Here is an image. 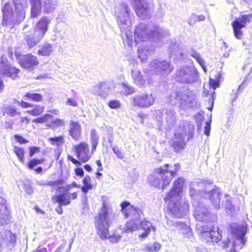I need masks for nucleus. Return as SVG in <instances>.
Instances as JSON below:
<instances>
[{"label":"nucleus","instance_id":"39","mask_svg":"<svg viewBox=\"0 0 252 252\" xmlns=\"http://www.w3.org/2000/svg\"><path fill=\"white\" fill-rule=\"evenodd\" d=\"M53 199L57 202L59 204L63 206H66L70 203V198L64 193L54 196Z\"/></svg>","mask_w":252,"mask_h":252},{"label":"nucleus","instance_id":"50","mask_svg":"<svg viewBox=\"0 0 252 252\" xmlns=\"http://www.w3.org/2000/svg\"><path fill=\"white\" fill-rule=\"evenodd\" d=\"M49 141L52 145L60 146L64 143V138L63 136L49 138Z\"/></svg>","mask_w":252,"mask_h":252},{"label":"nucleus","instance_id":"25","mask_svg":"<svg viewBox=\"0 0 252 252\" xmlns=\"http://www.w3.org/2000/svg\"><path fill=\"white\" fill-rule=\"evenodd\" d=\"M138 57L142 63L146 62L148 57L153 55L155 52V47L151 44H143L138 47Z\"/></svg>","mask_w":252,"mask_h":252},{"label":"nucleus","instance_id":"52","mask_svg":"<svg viewBox=\"0 0 252 252\" xmlns=\"http://www.w3.org/2000/svg\"><path fill=\"white\" fill-rule=\"evenodd\" d=\"M45 159L44 158H41L40 159L37 158H33L29 161L28 164V167L30 169L32 170L34 169V167L40 163H43Z\"/></svg>","mask_w":252,"mask_h":252},{"label":"nucleus","instance_id":"19","mask_svg":"<svg viewBox=\"0 0 252 252\" xmlns=\"http://www.w3.org/2000/svg\"><path fill=\"white\" fill-rule=\"evenodd\" d=\"M185 180L183 178H178L175 181L172 189L167 193L164 198V201H167L169 199L173 198L180 199L181 193L183 191Z\"/></svg>","mask_w":252,"mask_h":252},{"label":"nucleus","instance_id":"3","mask_svg":"<svg viewBox=\"0 0 252 252\" xmlns=\"http://www.w3.org/2000/svg\"><path fill=\"white\" fill-rule=\"evenodd\" d=\"M111 214V209L103 202L102 207L98 216L97 220L95 222L97 231L101 239L111 238V241L117 242L121 238V236L118 235L112 237L108 232Z\"/></svg>","mask_w":252,"mask_h":252},{"label":"nucleus","instance_id":"56","mask_svg":"<svg viewBox=\"0 0 252 252\" xmlns=\"http://www.w3.org/2000/svg\"><path fill=\"white\" fill-rule=\"evenodd\" d=\"M111 148L119 158L122 159L125 158V153L120 150L117 146H111Z\"/></svg>","mask_w":252,"mask_h":252},{"label":"nucleus","instance_id":"18","mask_svg":"<svg viewBox=\"0 0 252 252\" xmlns=\"http://www.w3.org/2000/svg\"><path fill=\"white\" fill-rule=\"evenodd\" d=\"M180 101V106L184 109L187 107H197L199 104L197 100V96L194 93L189 91H182Z\"/></svg>","mask_w":252,"mask_h":252},{"label":"nucleus","instance_id":"51","mask_svg":"<svg viewBox=\"0 0 252 252\" xmlns=\"http://www.w3.org/2000/svg\"><path fill=\"white\" fill-rule=\"evenodd\" d=\"M122 89L124 93L126 95L131 94L135 92L134 87L129 85L126 83H123Z\"/></svg>","mask_w":252,"mask_h":252},{"label":"nucleus","instance_id":"28","mask_svg":"<svg viewBox=\"0 0 252 252\" xmlns=\"http://www.w3.org/2000/svg\"><path fill=\"white\" fill-rule=\"evenodd\" d=\"M69 133L70 136L75 140L80 139L81 136V126L77 122L72 120L70 121Z\"/></svg>","mask_w":252,"mask_h":252},{"label":"nucleus","instance_id":"5","mask_svg":"<svg viewBox=\"0 0 252 252\" xmlns=\"http://www.w3.org/2000/svg\"><path fill=\"white\" fill-rule=\"evenodd\" d=\"M199 73L193 66H182L177 68L175 73V80L183 84H191L197 81Z\"/></svg>","mask_w":252,"mask_h":252},{"label":"nucleus","instance_id":"49","mask_svg":"<svg viewBox=\"0 0 252 252\" xmlns=\"http://www.w3.org/2000/svg\"><path fill=\"white\" fill-rule=\"evenodd\" d=\"M203 183H200L198 185V187H202L204 188L202 190L198 189L197 190L194 189H193L192 187L190 188V196L193 198L195 199V198L197 197V194L198 193L199 194L201 195H204V190H205V187H203V185L201 184Z\"/></svg>","mask_w":252,"mask_h":252},{"label":"nucleus","instance_id":"44","mask_svg":"<svg viewBox=\"0 0 252 252\" xmlns=\"http://www.w3.org/2000/svg\"><path fill=\"white\" fill-rule=\"evenodd\" d=\"M31 107L32 109L27 110L26 112L34 116L41 114L44 111V107L40 105L32 104Z\"/></svg>","mask_w":252,"mask_h":252},{"label":"nucleus","instance_id":"14","mask_svg":"<svg viewBox=\"0 0 252 252\" xmlns=\"http://www.w3.org/2000/svg\"><path fill=\"white\" fill-rule=\"evenodd\" d=\"M252 19V14L242 15L237 18L231 23L235 37L238 39H241L243 36L241 29L246 26V24L249 23Z\"/></svg>","mask_w":252,"mask_h":252},{"label":"nucleus","instance_id":"4","mask_svg":"<svg viewBox=\"0 0 252 252\" xmlns=\"http://www.w3.org/2000/svg\"><path fill=\"white\" fill-rule=\"evenodd\" d=\"M230 227L233 236V240L231 241L229 238H227V242L223 243L222 247L226 248L231 245L232 249L229 252H238L247 241L245 235L248 230V224L232 223L230 225Z\"/></svg>","mask_w":252,"mask_h":252},{"label":"nucleus","instance_id":"61","mask_svg":"<svg viewBox=\"0 0 252 252\" xmlns=\"http://www.w3.org/2000/svg\"><path fill=\"white\" fill-rule=\"evenodd\" d=\"M15 102L23 108L31 107H32V104H31L29 102L23 100L19 101L18 100H15Z\"/></svg>","mask_w":252,"mask_h":252},{"label":"nucleus","instance_id":"34","mask_svg":"<svg viewBox=\"0 0 252 252\" xmlns=\"http://www.w3.org/2000/svg\"><path fill=\"white\" fill-rule=\"evenodd\" d=\"M183 90L181 89L177 90L172 92L168 96V100L172 104H179Z\"/></svg>","mask_w":252,"mask_h":252},{"label":"nucleus","instance_id":"33","mask_svg":"<svg viewBox=\"0 0 252 252\" xmlns=\"http://www.w3.org/2000/svg\"><path fill=\"white\" fill-rule=\"evenodd\" d=\"M54 47L52 44L44 42L38 50L37 55L39 56L49 57L53 53Z\"/></svg>","mask_w":252,"mask_h":252},{"label":"nucleus","instance_id":"8","mask_svg":"<svg viewBox=\"0 0 252 252\" xmlns=\"http://www.w3.org/2000/svg\"><path fill=\"white\" fill-rule=\"evenodd\" d=\"M180 199H169L168 209L170 214L175 218H180L186 216L189 212V206L185 202H180Z\"/></svg>","mask_w":252,"mask_h":252},{"label":"nucleus","instance_id":"64","mask_svg":"<svg viewBox=\"0 0 252 252\" xmlns=\"http://www.w3.org/2000/svg\"><path fill=\"white\" fill-rule=\"evenodd\" d=\"M211 121L207 122L206 123V125L204 128V134L207 135L209 136L210 135V129H211Z\"/></svg>","mask_w":252,"mask_h":252},{"label":"nucleus","instance_id":"53","mask_svg":"<svg viewBox=\"0 0 252 252\" xmlns=\"http://www.w3.org/2000/svg\"><path fill=\"white\" fill-rule=\"evenodd\" d=\"M205 16L203 15H196L192 14L190 16V19L189 20L188 23L190 26H193L195 21H202L205 20Z\"/></svg>","mask_w":252,"mask_h":252},{"label":"nucleus","instance_id":"9","mask_svg":"<svg viewBox=\"0 0 252 252\" xmlns=\"http://www.w3.org/2000/svg\"><path fill=\"white\" fill-rule=\"evenodd\" d=\"M129 11L127 4L124 2H122L115 6V12L121 30H125L129 26Z\"/></svg>","mask_w":252,"mask_h":252},{"label":"nucleus","instance_id":"6","mask_svg":"<svg viewBox=\"0 0 252 252\" xmlns=\"http://www.w3.org/2000/svg\"><path fill=\"white\" fill-rule=\"evenodd\" d=\"M149 68L152 74L160 76H167L174 69L170 61L160 59H154L150 62Z\"/></svg>","mask_w":252,"mask_h":252},{"label":"nucleus","instance_id":"27","mask_svg":"<svg viewBox=\"0 0 252 252\" xmlns=\"http://www.w3.org/2000/svg\"><path fill=\"white\" fill-rule=\"evenodd\" d=\"M165 119L166 122V129L170 130L175 126L176 120V113L175 110L170 107L165 109Z\"/></svg>","mask_w":252,"mask_h":252},{"label":"nucleus","instance_id":"2","mask_svg":"<svg viewBox=\"0 0 252 252\" xmlns=\"http://www.w3.org/2000/svg\"><path fill=\"white\" fill-rule=\"evenodd\" d=\"M194 126L190 122H183L175 129L174 137L171 140V146L176 152H179L184 149L186 143L185 137L187 136L188 140L193 137Z\"/></svg>","mask_w":252,"mask_h":252},{"label":"nucleus","instance_id":"20","mask_svg":"<svg viewBox=\"0 0 252 252\" xmlns=\"http://www.w3.org/2000/svg\"><path fill=\"white\" fill-rule=\"evenodd\" d=\"M73 150L76 152L77 157L83 162L87 161L91 158L89 145L86 142H81L78 144L74 145Z\"/></svg>","mask_w":252,"mask_h":252},{"label":"nucleus","instance_id":"36","mask_svg":"<svg viewBox=\"0 0 252 252\" xmlns=\"http://www.w3.org/2000/svg\"><path fill=\"white\" fill-rule=\"evenodd\" d=\"M57 4V0H45L43 4L44 12L46 13L53 12L55 11Z\"/></svg>","mask_w":252,"mask_h":252},{"label":"nucleus","instance_id":"7","mask_svg":"<svg viewBox=\"0 0 252 252\" xmlns=\"http://www.w3.org/2000/svg\"><path fill=\"white\" fill-rule=\"evenodd\" d=\"M192 205L194 208L193 216L196 220L207 223H212L217 220V216L211 213L208 208L202 204L194 200Z\"/></svg>","mask_w":252,"mask_h":252},{"label":"nucleus","instance_id":"10","mask_svg":"<svg viewBox=\"0 0 252 252\" xmlns=\"http://www.w3.org/2000/svg\"><path fill=\"white\" fill-rule=\"evenodd\" d=\"M166 168H163L162 166L156 168L152 174L148 177V182L156 188H161L164 189L169 185L164 184V179L166 177V173L165 170Z\"/></svg>","mask_w":252,"mask_h":252},{"label":"nucleus","instance_id":"55","mask_svg":"<svg viewBox=\"0 0 252 252\" xmlns=\"http://www.w3.org/2000/svg\"><path fill=\"white\" fill-rule=\"evenodd\" d=\"M52 118V116L48 114H46L44 115H43L42 117L36 118L33 120H32L33 123H43L44 122H47V120L49 119H50Z\"/></svg>","mask_w":252,"mask_h":252},{"label":"nucleus","instance_id":"30","mask_svg":"<svg viewBox=\"0 0 252 252\" xmlns=\"http://www.w3.org/2000/svg\"><path fill=\"white\" fill-rule=\"evenodd\" d=\"M169 165L168 164H165L162 167L163 168H166L165 171L166 173V177L164 179V184L169 185L172 178L176 174L177 172L180 169V165L179 163H176L174 164V169H171V166H170V169H169Z\"/></svg>","mask_w":252,"mask_h":252},{"label":"nucleus","instance_id":"29","mask_svg":"<svg viewBox=\"0 0 252 252\" xmlns=\"http://www.w3.org/2000/svg\"><path fill=\"white\" fill-rule=\"evenodd\" d=\"M167 222L169 225H174L181 229V233L187 238H189L192 236L193 234L191 228L184 223L177 221L174 222L173 221L169 220V219H167Z\"/></svg>","mask_w":252,"mask_h":252},{"label":"nucleus","instance_id":"24","mask_svg":"<svg viewBox=\"0 0 252 252\" xmlns=\"http://www.w3.org/2000/svg\"><path fill=\"white\" fill-rule=\"evenodd\" d=\"M200 239L203 242L209 244L214 242L218 243L222 238L220 231L218 230L215 231L214 229L211 231H208L207 233L199 236Z\"/></svg>","mask_w":252,"mask_h":252},{"label":"nucleus","instance_id":"62","mask_svg":"<svg viewBox=\"0 0 252 252\" xmlns=\"http://www.w3.org/2000/svg\"><path fill=\"white\" fill-rule=\"evenodd\" d=\"M63 179H59L54 181H49L47 183L48 186L55 187L58 185H63Z\"/></svg>","mask_w":252,"mask_h":252},{"label":"nucleus","instance_id":"47","mask_svg":"<svg viewBox=\"0 0 252 252\" xmlns=\"http://www.w3.org/2000/svg\"><path fill=\"white\" fill-rule=\"evenodd\" d=\"M160 245L158 243L148 244L143 248V250L148 252H157L160 249Z\"/></svg>","mask_w":252,"mask_h":252},{"label":"nucleus","instance_id":"1","mask_svg":"<svg viewBox=\"0 0 252 252\" xmlns=\"http://www.w3.org/2000/svg\"><path fill=\"white\" fill-rule=\"evenodd\" d=\"M125 34L126 38H124V43H126L129 46L132 47L134 43L137 44L148 40L164 42V39H168L169 32L168 30L163 29L157 26L149 29L146 24L141 23L135 28L134 41L131 32L126 31Z\"/></svg>","mask_w":252,"mask_h":252},{"label":"nucleus","instance_id":"40","mask_svg":"<svg viewBox=\"0 0 252 252\" xmlns=\"http://www.w3.org/2000/svg\"><path fill=\"white\" fill-rule=\"evenodd\" d=\"M190 55L192 58L195 59L196 62L201 66L204 72H206L207 68L205 65V62L204 60L201 57L200 55L194 49L191 50Z\"/></svg>","mask_w":252,"mask_h":252},{"label":"nucleus","instance_id":"58","mask_svg":"<svg viewBox=\"0 0 252 252\" xmlns=\"http://www.w3.org/2000/svg\"><path fill=\"white\" fill-rule=\"evenodd\" d=\"M108 106L111 109H118L121 106L120 102L118 100H112L109 102Z\"/></svg>","mask_w":252,"mask_h":252},{"label":"nucleus","instance_id":"57","mask_svg":"<svg viewBox=\"0 0 252 252\" xmlns=\"http://www.w3.org/2000/svg\"><path fill=\"white\" fill-rule=\"evenodd\" d=\"M164 113L165 109L156 110L155 112V116L158 122H160L162 120V117Z\"/></svg>","mask_w":252,"mask_h":252},{"label":"nucleus","instance_id":"21","mask_svg":"<svg viewBox=\"0 0 252 252\" xmlns=\"http://www.w3.org/2000/svg\"><path fill=\"white\" fill-rule=\"evenodd\" d=\"M0 64V74L5 76L11 77L12 79L16 78L19 70L14 67L10 66L6 58L3 57L1 58Z\"/></svg>","mask_w":252,"mask_h":252},{"label":"nucleus","instance_id":"22","mask_svg":"<svg viewBox=\"0 0 252 252\" xmlns=\"http://www.w3.org/2000/svg\"><path fill=\"white\" fill-rule=\"evenodd\" d=\"M133 5L139 17L145 19L149 17L148 7L146 2L142 0H133Z\"/></svg>","mask_w":252,"mask_h":252},{"label":"nucleus","instance_id":"31","mask_svg":"<svg viewBox=\"0 0 252 252\" xmlns=\"http://www.w3.org/2000/svg\"><path fill=\"white\" fill-rule=\"evenodd\" d=\"M50 22V20L47 17H42L36 24L34 31L44 37Z\"/></svg>","mask_w":252,"mask_h":252},{"label":"nucleus","instance_id":"35","mask_svg":"<svg viewBox=\"0 0 252 252\" xmlns=\"http://www.w3.org/2000/svg\"><path fill=\"white\" fill-rule=\"evenodd\" d=\"M195 228L196 231L199 237L204 234L205 233H207L208 231H211L214 229L213 225L211 223H209L208 224L197 223L196 225Z\"/></svg>","mask_w":252,"mask_h":252},{"label":"nucleus","instance_id":"48","mask_svg":"<svg viewBox=\"0 0 252 252\" xmlns=\"http://www.w3.org/2000/svg\"><path fill=\"white\" fill-rule=\"evenodd\" d=\"M10 220V217L9 215V210H6V212H2L0 213V224L3 225L8 224Z\"/></svg>","mask_w":252,"mask_h":252},{"label":"nucleus","instance_id":"54","mask_svg":"<svg viewBox=\"0 0 252 252\" xmlns=\"http://www.w3.org/2000/svg\"><path fill=\"white\" fill-rule=\"evenodd\" d=\"M14 152L18 157L19 160L21 162H23L24 161V149L23 148L15 147L14 149Z\"/></svg>","mask_w":252,"mask_h":252},{"label":"nucleus","instance_id":"42","mask_svg":"<svg viewBox=\"0 0 252 252\" xmlns=\"http://www.w3.org/2000/svg\"><path fill=\"white\" fill-rule=\"evenodd\" d=\"M24 98L27 100H32L35 102L41 101L43 97L42 95L39 93L34 92H28L24 95Z\"/></svg>","mask_w":252,"mask_h":252},{"label":"nucleus","instance_id":"63","mask_svg":"<svg viewBox=\"0 0 252 252\" xmlns=\"http://www.w3.org/2000/svg\"><path fill=\"white\" fill-rule=\"evenodd\" d=\"M72 187H71L70 184L66 185L64 187H58L57 189V190L59 191L60 189H62L63 190V193L65 194L66 195H68L69 193V191H70Z\"/></svg>","mask_w":252,"mask_h":252},{"label":"nucleus","instance_id":"15","mask_svg":"<svg viewBox=\"0 0 252 252\" xmlns=\"http://www.w3.org/2000/svg\"><path fill=\"white\" fill-rule=\"evenodd\" d=\"M122 212L124 216L131 220L139 221L142 211L137 207L131 205L128 202H123L121 204Z\"/></svg>","mask_w":252,"mask_h":252},{"label":"nucleus","instance_id":"60","mask_svg":"<svg viewBox=\"0 0 252 252\" xmlns=\"http://www.w3.org/2000/svg\"><path fill=\"white\" fill-rule=\"evenodd\" d=\"M245 87V84H244V82L243 81L242 83L239 86V88H238L237 90V92L234 93V97L231 100V103L233 104L234 102H235L237 98L239 96V94L238 93V91H239L241 90H243Z\"/></svg>","mask_w":252,"mask_h":252},{"label":"nucleus","instance_id":"12","mask_svg":"<svg viewBox=\"0 0 252 252\" xmlns=\"http://www.w3.org/2000/svg\"><path fill=\"white\" fill-rule=\"evenodd\" d=\"M15 55L20 65L29 71L33 70L39 63L38 58L32 54L21 55L16 52Z\"/></svg>","mask_w":252,"mask_h":252},{"label":"nucleus","instance_id":"23","mask_svg":"<svg viewBox=\"0 0 252 252\" xmlns=\"http://www.w3.org/2000/svg\"><path fill=\"white\" fill-rule=\"evenodd\" d=\"M111 90V87L109 83L106 82H99L93 87L92 93L101 97H106Z\"/></svg>","mask_w":252,"mask_h":252},{"label":"nucleus","instance_id":"11","mask_svg":"<svg viewBox=\"0 0 252 252\" xmlns=\"http://www.w3.org/2000/svg\"><path fill=\"white\" fill-rule=\"evenodd\" d=\"M131 99L132 106L140 108H149L154 104L156 98L152 94L143 92L136 95Z\"/></svg>","mask_w":252,"mask_h":252},{"label":"nucleus","instance_id":"17","mask_svg":"<svg viewBox=\"0 0 252 252\" xmlns=\"http://www.w3.org/2000/svg\"><path fill=\"white\" fill-rule=\"evenodd\" d=\"M16 243V237L10 231L0 232V252L4 250L13 248Z\"/></svg>","mask_w":252,"mask_h":252},{"label":"nucleus","instance_id":"38","mask_svg":"<svg viewBox=\"0 0 252 252\" xmlns=\"http://www.w3.org/2000/svg\"><path fill=\"white\" fill-rule=\"evenodd\" d=\"M99 136L95 129H92L90 133V142L92 144L91 153H94L95 152L96 147L98 144Z\"/></svg>","mask_w":252,"mask_h":252},{"label":"nucleus","instance_id":"43","mask_svg":"<svg viewBox=\"0 0 252 252\" xmlns=\"http://www.w3.org/2000/svg\"><path fill=\"white\" fill-rule=\"evenodd\" d=\"M20 112L14 106L8 105L4 107L3 109V115H7L11 117H14L16 115L20 114Z\"/></svg>","mask_w":252,"mask_h":252},{"label":"nucleus","instance_id":"45","mask_svg":"<svg viewBox=\"0 0 252 252\" xmlns=\"http://www.w3.org/2000/svg\"><path fill=\"white\" fill-rule=\"evenodd\" d=\"M91 178L88 175L86 176L83 179V186L81 187V190L84 193H87L89 190L93 189V185L91 183Z\"/></svg>","mask_w":252,"mask_h":252},{"label":"nucleus","instance_id":"16","mask_svg":"<svg viewBox=\"0 0 252 252\" xmlns=\"http://www.w3.org/2000/svg\"><path fill=\"white\" fill-rule=\"evenodd\" d=\"M131 76L134 83L140 88H145L147 86L151 87L156 85V83L152 77L142 75L137 69L131 70Z\"/></svg>","mask_w":252,"mask_h":252},{"label":"nucleus","instance_id":"59","mask_svg":"<svg viewBox=\"0 0 252 252\" xmlns=\"http://www.w3.org/2000/svg\"><path fill=\"white\" fill-rule=\"evenodd\" d=\"M8 209L5 200L3 197L0 196V213L2 212H5L6 210Z\"/></svg>","mask_w":252,"mask_h":252},{"label":"nucleus","instance_id":"41","mask_svg":"<svg viewBox=\"0 0 252 252\" xmlns=\"http://www.w3.org/2000/svg\"><path fill=\"white\" fill-rule=\"evenodd\" d=\"M47 126L49 127L54 129L59 126H65V122L63 119L56 118L52 119L51 121L48 122L47 123Z\"/></svg>","mask_w":252,"mask_h":252},{"label":"nucleus","instance_id":"13","mask_svg":"<svg viewBox=\"0 0 252 252\" xmlns=\"http://www.w3.org/2000/svg\"><path fill=\"white\" fill-rule=\"evenodd\" d=\"M205 187L204 197H209L213 206L216 209H220V198L222 193L220 189L217 187L212 188L210 184L202 183Z\"/></svg>","mask_w":252,"mask_h":252},{"label":"nucleus","instance_id":"32","mask_svg":"<svg viewBox=\"0 0 252 252\" xmlns=\"http://www.w3.org/2000/svg\"><path fill=\"white\" fill-rule=\"evenodd\" d=\"M139 224L142 229L144 231V232L139 235V237L142 239L145 238L152 230L153 231L156 230V228L152 225V223L146 220L141 221Z\"/></svg>","mask_w":252,"mask_h":252},{"label":"nucleus","instance_id":"46","mask_svg":"<svg viewBox=\"0 0 252 252\" xmlns=\"http://www.w3.org/2000/svg\"><path fill=\"white\" fill-rule=\"evenodd\" d=\"M139 221H134L130 220L126 224L125 231L126 233H130L137 230L139 228Z\"/></svg>","mask_w":252,"mask_h":252},{"label":"nucleus","instance_id":"37","mask_svg":"<svg viewBox=\"0 0 252 252\" xmlns=\"http://www.w3.org/2000/svg\"><path fill=\"white\" fill-rule=\"evenodd\" d=\"M31 16L36 17L40 14L41 3L39 0H31Z\"/></svg>","mask_w":252,"mask_h":252},{"label":"nucleus","instance_id":"26","mask_svg":"<svg viewBox=\"0 0 252 252\" xmlns=\"http://www.w3.org/2000/svg\"><path fill=\"white\" fill-rule=\"evenodd\" d=\"M43 37L34 31L33 33L32 32H27L24 35V40L30 48L36 46Z\"/></svg>","mask_w":252,"mask_h":252}]
</instances>
